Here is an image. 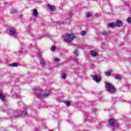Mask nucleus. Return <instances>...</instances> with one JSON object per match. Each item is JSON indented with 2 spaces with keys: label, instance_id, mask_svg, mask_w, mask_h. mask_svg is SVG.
I'll list each match as a JSON object with an SVG mask.
<instances>
[{
  "label": "nucleus",
  "instance_id": "412c9836",
  "mask_svg": "<svg viewBox=\"0 0 131 131\" xmlns=\"http://www.w3.org/2000/svg\"><path fill=\"white\" fill-rule=\"evenodd\" d=\"M105 75L106 76H110V75H111V72H106L105 73Z\"/></svg>",
  "mask_w": 131,
  "mask_h": 131
},
{
  "label": "nucleus",
  "instance_id": "4468645a",
  "mask_svg": "<svg viewBox=\"0 0 131 131\" xmlns=\"http://www.w3.org/2000/svg\"><path fill=\"white\" fill-rule=\"evenodd\" d=\"M17 53L19 55L20 54H22V53H24V50L22 49V47H20L19 49L17 51Z\"/></svg>",
  "mask_w": 131,
  "mask_h": 131
},
{
  "label": "nucleus",
  "instance_id": "f3484780",
  "mask_svg": "<svg viewBox=\"0 0 131 131\" xmlns=\"http://www.w3.org/2000/svg\"><path fill=\"white\" fill-rule=\"evenodd\" d=\"M61 76L62 79H66V74L63 73L61 74Z\"/></svg>",
  "mask_w": 131,
  "mask_h": 131
},
{
  "label": "nucleus",
  "instance_id": "0eeeda50",
  "mask_svg": "<svg viewBox=\"0 0 131 131\" xmlns=\"http://www.w3.org/2000/svg\"><path fill=\"white\" fill-rule=\"evenodd\" d=\"M90 55L92 57H97L98 56V52L94 50H91L90 52Z\"/></svg>",
  "mask_w": 131,
  "mask_h": 131
},
{
  "label": "nucleus",
  "instance_id": "20e7f679",
  "mask_svg": "<svg viewBox=\"0 0 131 131\" xmlns=\"http://www.w3.org/2000/svg\"><path fill=\"white\" fill-rule=\"evenodd\" d=\"M9 32L10 33V35H11L12 36H16V35H17V32L14 28H9Z\"/></svg>",
  "mask_w": 131,
  "mask_h": 131
},
{
  "label": "nucleus",
  "instance_id": "b1692460",
  "mask_svg": "<svg viewBox=\"0 0 131 131\" xmlns=\"http://www.w3.org/2000/svg\"><path fill=\"white\" fill-rule=\"evenodd\" d=\"M85 31H82L81 32V35H82V36H84V35H85Z\"/></svg>",
  "mask_w": 131,
  "mask_h": 131
},
{
  "label": "nucleus",
  "instance_id": "cd10ccee",
  "mask_svg": "<svg viewBox=\"0 0 131 131\" xmlns=\"http://www.w3.org/2000/svg\"><path fill=\"white\" fill-rule=\"evenodd\" d=\"M12 13H13L14 14L17 13V10L16 9H13Z\"/></svg>",
  "mask_w": 131,
  "mask_h": 131
},
{
  "label": "nucleus",
  "instance_id": "7c9ffc66",
  "mask_svg": "<svg viewBox=\"0 0 131 131\" xmlns=\"http://www.w3.org/2000/svg\"><path fill=\"white\" fill-rule=\"evenodd\" d=\"M35 130V131H40V130H39L38 129H36Z\"/></svg>",
  "mask_w": 131,
  "mask_h": 131
},
{
  "label": "nucleus",
  "instance_id": "dca6fc26",
  "mask_svg": "<svg viewBox=\"0 0 131 131\" xmlns=\"http://www.w3.org/2000/svg\"><path fill=\"white\" fill-rule=\"evenodd\" d=\"M108 27H116L115 23H110L108 25Z\"/></svg>",
  "mask_w": 131,
  "mask_h": 131
},
{
  "label": "nucleus",
  "instance_id": "f03ea898",
  "mask_svg": "<svg viewBox=\"0 0 131 131\" xmlns=\"http://www.w3.org/2000/svg\"><path fill=\"white\" fill-rule=\"evenodd\" d=\"M74 37H75L74 34H68L63 36V40H64V41H66V42H71V41H72V40L74 39Z\"/></svg>",
  "mask_w": 131,
  "mask_h": 131
},
{
  "label": "nucleus",
  "instance_id": "aec40b11",
  "mask_svg": "<svg viewBox=\"0 0 131 131\" xmlns=\"http://www.w3.org/2000/svg\"><path fill=\"white\" fill-rule=\"evenodd\" d=\"M93 16V13L90 12L87 14L86 17L88 18L90 17H92Z\"/></svg>",
  "mask_w": 131,
  "mask_h": 131
},
{
  "label": "nucleus",
  "instance_id": "a211bd4d",
  "mask_svg": "<svg viewBox=\"0 0 131 131\" xmlns=\"http://www.w3.org/2000/svg\"><path fill=\"white\" fill-rule=\"evenodd\" d=\"M102 33L104 36H108V33L107 32V31H103Z\"/></svg>",
  "mask_w": 131,
  "mask_h": 131
},
{
  "label": "nucleus",
  "instance_id": "9d476101",
  "mask_svg": "<svg viewBox=\"0 0 131 131\" xmlns=\"http://www.w3.org/2000/svg\"><path fill=\"white\" fill-rule=\"evenodd\" d=\"M48 9H49V10H51L52 12L55 11V10H56V8L54 6L48 5Z\"/></svg>",
  "mask_w": 131,
  "mask_h": 131
},
{
  "label": "nucleus",
  "instance_id": "6e6552de",
  "mask_svg": "<svg viewBox=\"0 0 131 131\" xmlns=\"http://www.w3.org/2000/svg\"><path fill=\"white\" fill-rule=\"evenodd\" d=\"M116 27H121L122 26V22L119 20H117L116 23H115Z\"/></svg>",
  "mask_w": 131,
  "mask_h": 131
},
{
  "label": "nucleus",
  "instance_id": "bb28decb",
  "mask_svg": "<svg viewBox=\"0 0 131 131\" xmlns=\"http://www.w3.org/2000/svg\"><path fill=\"white\" fill-rule=\"evenodd\" d=\"M55 62H58V61H60V59L59 58H54Z\"/></svg>",
  "mask_w": 131,
  "mask_h": 131
},
{
  "label": "nucleus",
  "instance_id": "ddd939ff",
  "mask_svg": "<svg viewBox=\"0 0 131 131\" xmlns=\"http://www.w3.org/2000/svg\"><path fill=\"white\" fill-rule=\"evenodd\" d=\"M114 79H117L118 80H120V79H122L121 75H116L114 77Z\"/></svg>",
  "mask_w": 131,
  "mask_h": 131
},
{
  "label": "nucleus",
  "instance_id": "5701e85b",
  "mask_svg": "<svg viewBox=\"0 0 131 131\" xmlns=\"http://www.w3.org/2000/svg\"><path fill=\"white\" fill-rule=\"evenodd\" d=\"M65 103H66V105L67 106H68L70 105V102H69V101H66L65 102Z\"/></svg>",
  "mask_w": 131,
  "mask_h": 131
},
{
  "label": "nucleus",
  "instance_id": "9b49d317",
  "mask_svg": "<svg viewBox=\"0 0 131 131\" xmlns=\"http://www.w3.org/2000/svg\"><path fill=\"white\" fill-rule=\"evenodd\" d=\"M33 15L34 16V17H35V18H36V17H37V16H38V12H37V10L36 9H34L33 10Z\"/></svg>",
  "mask_w": 131,
  "mask_h": 131
},
{
  "label": "nucleus",
  "instance_id": "2eb2a0df",
  "mask_svg": "<svg viewBox=\"0 0 131 131\" xmlns=\"http://www.w3.org/2000/svg\"><path fill=\"white\" fill-rule=\"evenodd\" d=\"M27 114V110L26 108L24 109L23 112L21 113L22 116H25V115H26Z\"/></svg>",
  "mask_w": 131,
  "mask_h": 131
},
{
  "label": "nucleus",
  "instance_id": "423d86ee",
  "mask_svg": "<svg viewBox=\"0 0 131 131\" xmlns=\"http://www.w3.org/2000/svg\"><path fill=\"white\" fill-rule=\"evenodd\" d=\"M93 79L95 81H96V82H100V81H101V77L97 75L93 76Z\"/></svg>",
  "mask_w": 131,
  "mask_h": 131
},
{
  "label": "nucleus",
  "instance_id": "f257e3e1",
  "mask_svg": "<svg viewBox=\"0 0 131 131\" xmlns=\"http://www.w3.org/2000/svg\"><path fill=\"white\" fill-rule=\"evenodd\" d=\"M105 87L107 92L108 93H114L115 91H116V89H115V87L113 86L111 83L109 82H105Z\"/></svg>",
  "mask_w": 131,
  "mask_h": 131
},
{
  "label": "nucleus",
  "instance_id": "6ab92c4d",
  "mask_svg": "<svg viewBox=\"0 0 131 131\" xmlns=\"http://www.w3.org/2000/svg\"><path fill=\"white\" fill-rule=\"evenodd\" d=\"M74 55L76 56V57H77V56H78V51H77V50H75L74 51Z\"/></svg>",
  "mask_w": 131,
  "mask_h": 131
},
{
  "label": "nucleus",
  "instance_id": "7ed1b4c3",
  "mask_svg": "<svg viewBox=\"0 0 131 131\" xmlns=\"http://www.w3.org/2000/svg\"><path fill=\"white\" fill-rule=\"evenodd\" d=\"M37 96L39 97V98H48L50 94L49 93H45L42 91H39L38 93L37 94Z\"/></svg>",
  "mask_w": 131,
  "mask_h": 131
},
{
  "label": "nucleus",
  "instance_id": "39448f33",
  "mask_svg": "<svg viewBox=\"0 0 131 131\" xmlns=\"http://www.w3.org/2000/svg\"><path fill=\"white\" fill-rule=\"evenodd\" d=\"M108 125L110 126H114V124L115 122H116V120L113 119H110L108 120Z\"/></svg>",
  "mask_w": 131,
  "mask_h": 131
},
{
  "label": "nucleus",
  "instance_id": "4be33fe9",
  "mask_svg": "<svg viewBox=\"0 0 131 131\" xmlns=\"http://www.w3.org/2000/svg\"><path fill=\"white\" fill-rule=\"evenodd\" d=\"M127 23H128L129 24H131V17H128V18L127 19Z\"/></svg>",
  "mask_w": 131,
  "mask_h": 131
},
{
  "label": "nucleus",
  "instance_id": "c756f323",
  "mask_svg": "<svg viewBox=\"0 0 131 131\" xmlns=\"http://www.w3.org/2000/svg\"><path fill=\"white\" fill-rule=\"evenodd\" d=\"M36 91H37V90H36V89H34V94H36Z\"/></svg>",
  "mask_w": 131,
  "mask_h": 131
},
{
  "label": "nucleus",
  "instance_id": "f8f14e48",
  "mask_svg": "<svg viewBox=\"0 0 131 131\" xmlns=\"http://www.w3.org/2000/svg\"><path fill=\"white\" fill-rule=\"evenodd\" d=\"M40 65H41V66H46V61H45V60H43V59H40Z\"/></svg>",
  "mask_w": 131,
  "mask_h": 131
},
{
  "label": "nucleus",
  "instance_id": "393cba45",
  "mask_svg": "<svg viewBox=\"0 0 131 131\" xmlns=\"http://www.w3.org/2000/svg\"><path fill=\"white\" fill-rule=\"evenodd\" d=\"M55 50H56V47H54V46H53L51 49V50L52 51V52H54V51H55Z\"/></svg>",
  "mask_w": 131,
  "mask_h": 131
},
{
  "label": "nucleus",
  "instance_id": "a878e982",
  "mask_svg": "<svg viewBox=\"0 0 131 131\" xmlns=\"http://www.w3.org/2000/svg\"><path fill=\"white\" fill-rule=\"evenodd\" d=\"M12 66L13 67H17V66H18V63H12Z\"/></svg>",
  "mask_w": 131,
  "mask_h": 131
},
{
  "label": "nucleus",
  "instance_id": "c85d7f7f",
  "mask_svg": "<svg viewBox=\"0 0 131 131\" xmlns=\"http://www.w3.org/2000/svg\"><path fill=\"white\" fill-rule=\"evenodd\" d=\"M92 111L93 112H95V113H96V112H97V109H96V108H94V109H93V110H92Z\"/></svg>",
  "mask_w": 131,
  "mask_h": 131
},
{
  "label": "nucleus",
  "instance_id": "1a4fd4ad",
  "mask_svg": "<svg viewBox=\"0 0 131 131\" xmlns=\"http://www.w3.org/2000/svg\"><path fill=\"white\" fill-rule=\"evenodd\" d=\"M5 98H6V96L4 95L3 93V91H0V99L2 100L3 102H5Z\"/></svg>",
  "mask_w": 131,
  "mask_h": 131
}]
</instances>
